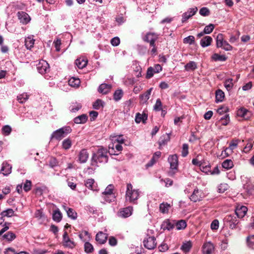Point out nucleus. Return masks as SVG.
I'll return each instance as SVG.
<instances>
[{
  "label": "nucleus",
  "mask_w": 254,
  "mask_h": 254,
  "mask_svg": "<svg viewBox=\"0 0 254 254\" xmlns=\"http://www.w3.org/2000/svg\"><path fill=\"white\" fill-rule=\"evenodd\" d=\"M140 191L138 190L133 189L131 184H127L126 193V200L130 203H135L139 197Z\"/></svg>",
  "instance_id": "1"
},
{
  "label": "nucleus",
  "mask_w": 254,
  "mask_h": 254,
  "mask_svg": "<svg viewBox=\"0 0 254 254\" xmlns=\"http://www.w3.org/2000/svg\"><path fill=\"white\" fill-rule=\"evenodd\" d=\"M71 128L69 127H64L54 131L51 136V140L55 139L61 140L68 134L71 132Z\"/></svg>",
  "instance_id": "2"
},
{
  "label": "nucleus",
  "mask_w": 254,
  "mask_h": 254,
  "mask_svg": "<svg viewBox=\"0 0 254 254\" xmlns=\"http://www.w3.org/2000/svg\"><path fill=\"white\" fill-rule=\"evenodd\" d=\"M93 158L97 162L107 163L108 160L107 149L103 148H99L96 154L94 155Z\"/></svg>",
  "instance_id": "3"
},
{
  "label": "nucleus",
  "mask_w": 254,
  "mask_h": 254,
  "mask_svg": "<svg viewBox=\"0 0 254 254\" xmlns=\"http://www.w3.org/2000/svg\"><path fill=\"white\" fill-rule=\"evenodd\" d=\"M168 162L170 163L171 171L169 172L170 175L173 176L175 173V171L177 170L178 166V159L176 154L169 156L168 159Z\"/></svg>",
  "instance_id": "4"
},
{
  "label": "nucleus",
  "mask_w": 254,
  "mask_h": 254,
  "mask_svg": "<svg viewBox=\"0 0 254 254\" xmlns=\"http://www.w3.org/2000/svg\"><path fill=\"white\" fill-rule=\"evenodd\" d=\"M114 186L112 185H108L105 191L103 192L104 199L108 202L114 201L115 198L114 194L113 193Z\"/></svg>",
  "instance_id": "5"
},
{
  "label": "nucleus",
  "mask_w": 254,
  "mask_h": 254,
  "mask_svg": "<svg viewBox=\"0 0 254 254\" xmlns=\"http://www.w3.org/2000/svg\"><path fill=\"white\" fill-rule=\"evenodd\" d=\"M224 221L232 229L236 228L237 225L239 223L237 218L234 215L231 214L226 215L224 219Z\"/></svg>",
  "instance_id": "6"
},
{
  "label": "nucleus",
  "mask_w": 254,
  "mask_h": 254,
  "mask_svg": "<svg viewBox=\"0 0 254 254\" xmlns=\"http://www.w3.org/2000/svg\"><path fill=\"white\" fill-rule=\"evenodd\" d=\"M62 243L63 246L69 249H73L76 246L75 243L69 238L66 231H65L63 235Z\"/></svg>",
  "instance_id": "7"
},
{
  "label": "nucleus",
  "mask_w": 254,
  "mask_h": 254,
  "mask_svg": "<svg viewBox=\"0 0 254 254\" xmlns=\"http://www.w3.org/2000/svg\"><path fill=\"white\" fill-rule=\"evenodd\" d=\"M133 207L128 206L120 209L118 212V216L122 218H127L131 216L132 214Z\"/></svg>",
  "instance_id": "8"
},
{
  "label": "nucleus",
  "mask_w": 254,
  "mask_h": 254,
  "mask_svg": "<svg viewBox=\"0 0 254 254\" xmlns=\"http://www.w3.org/2000/svg\"><path fill=\"white\" fill-rule=\"evenodd\" d=\"M144 246L149 249L152 250L156 246V239L154 237H148L143 241Z\"/></svg>",
  "instance_id": "9"
},
{
  "label": "nucleus",
  "mask_w": 254,
  "mask_h": 254,
  "mask_svg": "<svg viewBox=\"0 0 254 254\" xmlns=\"http://www.w3.org/2000/svg\"><path fill=\"white\" fill-rule=\"evenodd\" d=\"M37 68L40 73L45 74L49 70V65L46 61L42 60L37 65Z\"/></svg>",
  "instance_id": "10"
},
{
  "label": "nucleus",
  "mask_w": 254,
  "mask_h": 254,
  "mask_svg": "<svg viewBox=\"0 0 254 254\" xmlns=\"http://www.w3.org/2000/svg\"><path fill=\"white\" fill-rule=\"evenodd\" d=\"M17 15L20 22L23 24H26L31 20L30 16L25 12L19 11L17 12Z\"/></svg>",
  "instance_id": "11"
},
{
  "label": "nucleus",
  "mask_w": 254,
  "mask_h": 254,
  "mask_svg": "<svg viewBox=\"0 0 254 254\" xmlns=\"http://www.w3.org/2000/svg\"><path fill=\"white\" fill-rule=\"evenodd\" d=\"M214 251V246L210 242L204 243L202 247L203 254H211Z\"/></svg>",
  "instance_id": "12"
},
{
  "label": "nucleus",
  "mask_w": 254,
  "mask_h": 254,
  "mask_svg": "<svg viewBox=\"0 0 254 254\" xmlns=\"http://www.w3.org/2000/svg\"><path fill=\"white\" fill-rule=\"evenodd\" d=\"M237 115L238 117H241L246 120H249L252 115L251 112L245 108H241L239 109Z\"/></svg>",
  "instance_id": "13"
},
{
  "label": "nucleus",
  "mask_w": 254,
  "mask_h": 254,
  "mask_svg": "<svg viewBox=\"0 0 254 254\" xmlns=\"http://www.w3.org/2000/svg\"><path fill=\"white\" fill-rule=\"evenodd\" d=\"M197 11V8L194 7L190 8L187 12H185L182 15V21L183 23L186 22L188 19L194 15Z\"/></svg>",
  "instance_id": "14"
},
{
  "label": "nucleus",
  "mask_w": 254,
  "mask_h": 254,
  "mask_svg": "<svg viewBox=\"0 0 254 254\" xmlns=\"http://www.w3.org/2000/svg\"><path fill=\"white\" fill-rule=\"evenodd\" d=\"M158 39V35L154 33H148L144 39V41L149 42L151 46H154L155 42Z\"/></svg>",
  "instance_id": "15"
},
{
  "label": "nucleus",
  "mask_w": 254,
  "mask_h": 254,
  "mask_svg": "<svg viewBox=\"0 0 254 254\" xmlns=\"http://www.w3.org/2000/svg\"><path fill=\"white\" fill-rule=\"evenodd\" d=\"M203 197V194L201 191L199 190L198 189H195L192 194L190 196V199L193 202L200 201Z\"/></svg>",
  "instance_id": "16"
},
{
  "label": "nucleus",
  "mask_w": 254,
  "mask_h": 254,
  "mask_svg": "<svg viewBox=\"0 0 254 254\" xmlns=\"http://www.w3.org/2000/svg\"><path fill=\"white\" fill-rule=\"evenodd\" d=\"M78 161L81 163H85L88 158L89 154L85 149H82L78 154Z\"/></svg>",
  "instance_id": "17"
},
{
  "label": "nucleus",
  "mask_w": 254,
  "mask_h": 254,
  "mask_svg": "<svg viewBox=\"0 0 254 254\" xmlns=\"http://www.w3.org/2000/svg\"><path fill=\"white\" fill-rule=\"evenodd\" d=\"M248 211L247 207L245 206H238L235 210V213L238 217H244Z\"/></svg>",
  "instance_id": "18"
},
{
  "label": "nucleus",
  "mask_w": 254,
  "mask_h": 254,
  "mask_svg": "<svg viewBox=\"0 0 254 254\" xmlns=\"http://www.w3.org/2000/svg\"><path fill=\"white\" fill-rule=\"evenodd\" d=\"M11 166L7 163H3L0 170V173L4 176H7L11 172Z\"/></svg>",
  "instance_id": "19"
},
{
  "label": "nucleus",
  "mask_w": 254,
  "mask_h": 254,
  "mask_svg": "<svg viewBox=\"0 0 254 254\" xmlns=\"http://www.w3.org/2000/svg\"><path fill=\"white\" fill-rule=\"evenodd\" d=\"M111 89V85L107 84H101L98 88V91L100 93L106 94L110 91Z\"/></svg>",
  "instance_id": "20"
},
{
  "label": "nucleus",
  "mask_w": 254,
  "mask_h": 254,
  "mask_svg": "<svg viewBox=\"0 0 254 254\" xmlns=\"http://www.w3.org/2000/svg\"><path fill=\"white\" fill-rule=\"evenodd\" d=\"M152 89V88H150L149 89L147 90L146 92H145L144 94H141L139 96L140 101L142 103H145L147 102L148 100L149 99L150 95L151 94Z\"/></svg>",
  "instance_id": "21"
},
{
  "label": "nucleus",
  "mask_w": 254,
  "mask_h": 254,
  "mask_svg": "<svg viewBox=\"0 0 254 254\" xmlns=\"http://www.w3.org/2000/svg\"><path fill=\"white\" fill-rule=\"evenodd\" d=\"M107 240V236L106 234L100 232L98 233L96 236V240L99 243L103 244H104Z\"/></svg>",
  "instance_id": "22"
},
{
  "label": "nucleus",
  "mask_w": 254,
  "mask_h": 254,
  "mask_svg": "<svg viewBox=\"0 0 254 254\" xmlns=\"http://www.w3.org/2000/svg\"><path fill=\"white\" fill-rule=\"evenodd\" d=\"M88 117L85 114H82L80 116H77L74 119V122L75 124H84L87 121Z\"/></svg>",
  "instance_id": "23"
},
{
  "label": "nucleus",
  "mask_w": 254,
  "mask_h": 254,
  "mask_svg": "<svg viewBox=\"0 0 254 254\" xmlns=\"http://www.w3.org/2000/svg\"><path fill=\"white\" fill-rule=\"evenodd\" d=\"M192 246V242L190 241L184 242L181 246V249L185 253H188Z\"/></svg>",
  "instance_id": "24"
},
{
  "label": "nucleus",
  "mask_w": 254,
  "mask_h": 254,
  "mask_svg": "<svg viewBox=\"0 0 254 254\" xmlns=\"http://www.w3.org/2000/svg\"><path fill=\"white\" fill-rule=\"evenodd\" d=\"M35 40L33 39V36H30L25 40V45L28 49H30L33 47Z\"/></svg>",
  "instance_id": "25"
},
{
  "label": "nucleus",
  "mask_w": 254,
  "mask_h": 254,
  "mask_svg": "<svg viewBox=\"0 0 254 254\" xmlns=\"http://www.w3.org/2000/svg\"><path fill=\"white\" fill-rule=\"evenodd\" d=\"M212 41V39L211 37L205 36L201 40L200 45L202 47H207L211 44Z\"/></svg>",
  "instance_id": "26"
},
{
  "label": "nucleus",
  "mask_w": 254,
  "mask_h": 254,
  "mask_svg": "<svg viewBox=\"0 0 254 254\" xmlns=\"http://www.w3.org/2000/svg\"><path fill=\"white\" fill-rule=\"evenodd\" d=\"M64 210L66 211L68 216L72 219H75L77 218V213L72 208H67L65 206H63Z\"/></svg>",
  "instance_id": "27"
},
{
  "label": "nucleus",
  "mask_w": 254,
  "mask_h": 254,
  "mask_svg": "<svg viewBox=\"0 0 254 254\" xmlns=\"http://www.w3.org/2000/svg\"><path fill=\"white\" fill-rule=\"evenodd\" d=\"M170 208V204L165 202L161 203L159 206L160 211L163 214L168 213Z\"/></svg>",
  "instance_id": "28"
},
{
  "label": "nucleus",
  "mask_w": 254,
  "mask_h": 254,
  "mask_svg": "<svg viewBox=\"0 0 254 254\" xmlns=\"http://www.w3.org/2000/svg\"><path fill=\"white\" fill-rule=\"evenodd\" d=\"M87 64V60L83 59V58H79L77 59L75 61V64L77 65V66L80 68L82 69L86 66Z\"/></svg>",
  "instance_id": "29"
},
{
  "label": "nucleus",
  "mask_w": 254,
  "mask_h": 254,
  "mask_svg": "<svg viewBox=\"0 0 254 254\" xmlns=\"http://www.w3.org/2000/svg\"><path fill=\"white\" fill-rule=\"evenodd\" d=\"M147 119V116L146 114L137 113L135 116V121L136 123H140L141 122H142L143 123H144Z\"/></svg>",
  "instance_id": "30"
},
{
  "label": "nucleus",
  "mask_w": 254,
  "mask_h": 254,
  "mask_svg": "<svg viewBox=\"0 0 254 254\" xmlns=\"http://www.w3.org/2000/svg\"><path fill=\"white\" fill-rule=\"evenodd\" d=\"M80 81L79 78L71 77L68 80V84L73 87H78L80 84Z\"/></svg>",
  "instance_id": "31"
},
{
  "label": "nucleus",
  "mask_w": 254,
  "mask_h": 254,
  "mask_svg": "<svg viewBox=\"0 0 254 254\" xmlns=\"http://www.w3.org/2000/svg\"><path fill=\"white\" fill-rule=\"evenodd\" d=\"M215 96L217 102H222L225 97L224 93L222 90L218 89L216 91Z\"/></svg>",
  "instance_id": "32"
},
{
  "label": "nucleus",
  "mask_w": 254,
  "mask_h": 254,
  "mask_svg": "<svg viewBox=\"0 0 254 254\" xmlns=\"http://www.w3.org/2000/svg\"><path fill=\"white\" fill-rule=\"evenodd\" d=\"M222 166L224 168L229 170L233 168L234 164L231 159H226L222 163Z\"/></svg>",
  "instance_id": "33"
},
{
  "label": "nucleus",
  "mask_w": 254,
  "mask_h": 254,
  "mask_svg": "<svg viewBox=\"0 0 254 254\" xmlns=\"http://www.w3.org/2000/svg\"><path fill=\"white\" fill-rule=\"evenodd\" d=\"M197 68L196 64L193 61H190L185 66V68L186 70H194Z\"/></svg>",
  "instance_id": "34"
},
{
  "label": "nucleus",
  "mask_w": 254,
  "mask_h": 254,
  "mask_svg": "<svg viewBox=\"0 0 254 254\" xmlns=\"http://www.w3.org/2000/svg\"><path fill=\"white\" fill-rule=\"evenodd\" d=\"M85 185L87 188L92 190H95V182L92 179H89L87 180L85 182Z\"/></svg>",
  "instance_id": "35"
},
{
  "label": "nucleus",
  "mask_w": 254,
  "mask_h": 254,
  "mask_svg": "<svg viewBox=\"0 0 254 254\" xmlns=\"http://www.w3.org/2000/svg\"><path fill=\"white\" fill-rule=\"evenodd\" d=\"M72 145V142L70 139L66 138L62 142V146L65 150L69 149Z\"/></svg>",
  "instance_id": "36"
},
{
  "label": "nucleus",
  "mask_w": 254,
  "mask_h": 254,
  "mask_svg": "<svg viewBox=\"0 0 254 254\" xmlns=\"http://www.w3.org/2000/svg\"><path fill=\"white\" fill-rule=\"evenodd\" d=\"M247 244L249 248L254 249V235H250L247 238Z\"/></svg>",
  "instance_id": "37"
},
{
  "label": "nucleus",
  "mask_w": 254,
  "mask_h": 254,
  "mask_svg": "<svg viewBox=\"0 0 254 254\" xmlns=\"http://www.w3.org/2000/svg\"><path fill=\"white\" fill-rule=\"evenodd\" d=\"M82 107V105L80 103L75 102L72 103L71 105L70 108L71 112L74 113L78 111Z\"/></svg>",
  "instance_id": "38"
},
{
  "label": "nucleus",
  "mask_w": 254,
  "mask_h": 254,
  "mask_svg": "<svg viewBox=\"0 0 254 254\" xmlns=\"http://www.w3.org/2000/svg\"><path fill=\"white\" fill-rule=\"evenodd\" d=\"M14 213V211L12 209L9 208L2 211L0 214L3 217V218L4 217H10L13 215Z\"/></svg>",
  "instance_id": "39"
},
{
  "label": "nucleus",
  "mask_w": 254,
  "mask_h": 254,
  "mask_svg": "<svg viewBox=\"0 0 254 254\" xmlns=\"http://www.w3.org/2000/svg\"><path fill=\"white\" fill-rule=\"evenodd\" d=\"M224 40L223 35L222 34H219L216 37V46L218 48L222 47Z\"/></svg>",
  "instance_id": "40"
},
{
  "label": "nucleus",
  "mask_w": 254,
  "mask_h": 254,
  "mask_svg": "<svg viewBox=\"0 0 254 254\" xmlns=\"http://www.w3.org/2000/svg\"><path fill=\"white\" fill-rule=\"evenodd\" d=\"M53 219L54 221L60 222L62 219V214L59 210L54 211L53 214Z\"/></svg>",
  "instance_id": "41"
},
{
  "label": "nucleus",
  "mask_w": 254,
  "mask_h": 254,
  "mask_svg": "<svg viewBox=\"0 0 254 254\" xmlns=\"http://www.w3.org/2000/svg\"><path fill=\"white\" fill-rule=\"evenodd\" d=\"M123 95V91L121 89L117 90L114 94V99L116 101H118L121 99Z\"/></svg>",
  "instance_id": "42"
},
{
  "label": "nucleus",
  "mask_w": 254,
  "mask_h": 254,
  "mask_svg": "<svg viewBox=\"0 0 254 254\" xmlns=\"http://www.w3.org/2000/svg\"><path fill=\"white\" fill-rule=\"evenodd\" d=\"M29 95L27 93H24L22 94L18 95L17 97V100L20 103H23L28 100Z\"/></svg>",
  "instance_id": "43"
},
{
  "label": "nucleus",
  "mask_w": 254,
  "mask_h": 254,
  "mask_svg": "<svg viewBox=\"0 0 254 254\" xmlns=\"http://www.w3.org/2000/svg\"><path fill=\"white\" fill-rule=\"evenodd\" d=\"M176 228L177 230L184 229L187 226V223L184 220H181L176 223Z\"/></svg>",
  "instance_id": "44"
},
{
  "label": "nucleus",
  "mask_w": 254,
  "mask_h": 254,
  "mask_svg": "<svg viewBox=\"0 0 254 254\" xmlns=\"http://www.w3.org/2000/svg\"><path fill=\"white\" fill-rule=\"evenodd\" d=\"M212 59L215 61H225L226 60V58L224 55H220L216 53L212 55Z\"/></svg>",
  "instance_id": "45"
},
{
  "label": "nucleus",
  "mask_w": 254,
  "mask_h": 254,
  "mask_svg": "<svg viewBox=\"0 0 254 254\" xmlns=\"http://www.w3.org/2000/svg\"><path fill=\"white\" fill-rule=\"evenodd\" d=\"M2 237L8 241H11L16 238L15 235L11 232H7L4 234Z\"/></svg>",
  "instance_id": "46"
},
{
  "label": "nucleus",
  "mask_w": 254,
  "mask_h": 254,
  "mask_svg": "<svg viewBox=\"0 0 254 254\" xmlns=\"http://www.w3.org/2000/svg\"><path fill=\"white\" fill-rule=\"evenodd\" d=\"M104 102L100 99H97L93 104V108L94 109L98 110L103 107Z\"/></svg>",
  "instance_id": "47"
},
{
  "label": "nucleus",
  "mask_w": 254,
  "mask_h": 254,
  "mask_svg": "<svg viewBox=\"0 0 254 254\" xmlns=\"http://www.w3.org/2000/svg\"><path fill=\"white\" fill-rule=\"evenodd\" d=\"M232 81L233 79L229 78L227 79L224 83V86L228 91H230L233 86V83Z\"/></svg>",
  "instance_id": "48"
},
{
  "label": "nucleus",
  "mask_w": 254,
  "mask_h": 254,
  "mask_svg": "<svg viewBox=\"0 0 254 254\" xmlns=\"http://www.w3.org/2000/svg\"><path fill=\"white\" fill-rule=\"evenodd\" d=\"M238 140H233L229 144V147H228L230 151V153H232L233 152V150L235 149L238 145Z\"/></svg>",
  "instance_id": "49"
},
{
  "label": "nucleus",
  "mask_w": 254,
  "mask_h": 254,
  "mask_svg": "<svg viewBox=\"0 0 254 254\" xmlns=\"http://www.w3.org/2000/svg\"><path fill=\"white\" fill-rule=\"evenodd\" d=\"M162 226L164 230L167 229L168 230H170L174 227L173 224H171L169 220L164 221Z\"/></svg>",
  "instance_id": "50"
},
{
  "label": "nucleus",
  "mask_w": 254,
  "mask_h": 254,
  "mask_svg": "<svg viewBox=\"0 0 254 254\" xmlns=\"http://www.w3.org/2000/svg\"><path fill=\"white\" fill-rule=\"evenodd\" d=\"M228 189V186L227 184H221L218 187V191L219 193H223Z\"/></svg>",
  "instance_id": "51"
},
{
  "label": "nucleus",
  "mask_w": 254,
  "mask_h": 254,
  "mask_svg": "<svg viewBox=\"0 0 254 254\" xmlns=\"http://www.w3.org/2000/svg\"><path fill=\"white\" fill-rule=\"evenodd\" d=\"M85 252L87 253H91L94 249L93 246L89 242H86L84 244Z\"/></svg>",
  "instance_id": "52"
},
{
  "label": "nucleus",
  "mask_w": 254,
  "mask_h": 254,
  "mask_svg": "<svg viewBox=\"0 0 254 254\" xmlns=\"http://www.w3.org/2000/svg\"><path fill=\"white\" fill-rule=\"evenodd\" d=\"M153 109L156 111H159L162 110V103L160 99L156 100V103L153 107Z\"/></svg>",
  "instance_id": "53"
},
{
  "label": "nucleus",
  "mask_w": 254,
  "mask_h": 254,
  "mask_svg": "<svg viewBox=\"0 0 254 254\" xmlns=\"http://www.w3.org/2000/svg\"><path fill=\"white\" fill-rule=\"evenodd\" d=\"M200 170L201 171L208 174L209 172L210 173V165H204V164L202 163L201 166H200Z\"/></svg>",
  "instance_id": "54"
},
{
  "label": "nucleus",
  "mask_w": 254,
  "mask_h": 254,
  "mask_svg": "<svg viewBox=\"0 0 254 254\" xmlns=\"http://www.w3.org/2000/svg\"><path fill=\"white\" fill-rule=\"evenodd\" d=\"M214 26L212 24H210L209 25L206 26L204 29V33L205 34H209L214 29Z\"/></svg>",
  "instance_id": "55"
},
{
  "label": "nucleus",
  "mask_w": 254,
  "mask_h": 254,
  "mask_svg": "<svg viewBox=\"0 0 254 254\" xmlns=\"http://www.w3.org/2000/svg\"><path fill=\"white\" fill-rule=\"evenodd\" d=\"M31 182L29 180H27L24 184L23 190L26 192L28 191L31 190Z\"/></svg>",
  "instance_id": "56"
},
{
  "label": "nucleus",
  "mask_w": 254,
  "mask_h": 254,
  "mask_svg": "<svg viewBox=\"0 0 254 254\" xmlns=\"http://www.w3.org/2000/svg\"><path fill=\"white\" fill-rule=\"evenodd\" d=\"M194 42V37L193 36H189L184 39L185 44H192Z\"/></svg>",
  "instance_id": "57"
},
{
  "label": "nucleus",
  "mask_w": 254,
  "mask_h": 254,
  "mask_svg": "<svg viewBox=\"0 0 254 254\" xmlns=\"http://www.w3.org/2000/svg\"><path fill=\"white\" fill-rule=\"evenodd\" d=\"M220 121L221 122V124L223 126H226L228 125L229 122V117L228 114L225 115L224 117L221 118Z\"/></svg>",
  "instance_id": "58"
},
{
  "label": "nucleus",
  "mask_w": 254,
  "mask_h": 254,
  "mask_svg": "<svg viewBox=\"0 0 254 254\" xmlns=\"http://www.w3.org/2000/svg\"><path fill=\"white\" fill-rule=\"evenodd\" d=\"M2 131L3 134H5V135H8L11 131V128L8 125L4 126L2 128Z\"/></svg>",
  "instance_id": "59"
},
{
  "label": "nucleus",
  "mask_w": 254,
  "mask_h": 254,
  "mask_svg": "<svg viewBox=\"0 0 254 254\" xmlns=\"http://www.w3.org/2000/svg\"><path fill=\"white\" fill-rule=\"evenodd\" d=\"M209 13V10L207 7H202L199 10V13L202 16H208Z\"/></svg>",
  "instance_id": "60"
},
{
  "label": "nucleus",
  "mask_w": 254,
  "mask_h": 254,
  "mask_svg": "<svg viewBox=\"0 0 254 254\" xmlns=\"http://www.w3.org/2000/svg\"><path fill=\"white\" fill-rule=\"evenodd\" d=\"M188 148L189 146L187 144L185 143L183 145L182 155L183 157H186L188 154Z\"/></svg>",
  "instance_id": "61"
},
{
  "label": "nucleus",
  "mask_w": 254,
  "mask_h": 254,
  "mask_svg": "<svg viewBox=\"0 0 254 254\" xmlns=\"http://www.w3.org/2000/svg\"><path fill=\"white\" fill-rule=\"evenodd\" d=\"M111 43L113 46H117L120 43V38L118 37H114L111 40Z\"/></svg>",
  "instance_id": "62"
},
{
  "label": "nucleus",
  "mask_w": 254,
  "mask_h": 254,
  "mask_svg": "<svg viewBox=\"0 0 254 254\" xmlns=\"http://www.w3.org/2000/svg\"><path fill=\"white\" fill-rule=\"evenodd\" d=\"M154 72H156L154 71V69L152 67H149L147 71L146 78H151L153 75Z\"/></svg>",
  "instance_id": "63"
},
{
  "label": "nucleus",
  "mask_w": 254,
  "mask_h": 254,
  "mask_svg": "<svg viewBox=\"0 0 254 254\" xmlns=\"http://www.w3.org/2000/svg\"><path fill=\"white\" fill-rule=\"evenodd\" d=\"M226 51H231L232 49V47L226 41L223 43L222 47Z\"/></svg>",
  "instance_id": "64"
}]
</instances>
